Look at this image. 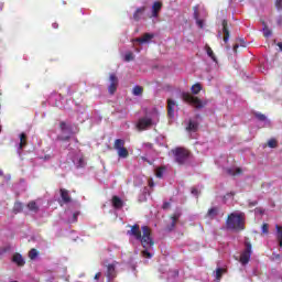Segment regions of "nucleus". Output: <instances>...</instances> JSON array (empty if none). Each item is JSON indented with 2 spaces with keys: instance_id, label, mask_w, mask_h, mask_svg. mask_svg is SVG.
Wrapping results in <instances>:
<instances>
[{
  "instance_id": "f257e3e1",
  "label": "nucleus",
  "mask_w": 282,
  "mask_h": 282,
  "mask_svg": "<svg viewBox=\"0 0 282 282\" xmlns=\"http://www.w3.org/2000/svg\"><path fill=\"white\" fill-rule=\"evenodd\" d=\"M141 230H142V236L141 238H139V241L142 248L144 249L143 251H141L142 257H144L145 259H151L153 254H151L149 250L153 249V247L155 246V240H153V236H151L152 232L149 226H142Z\"/></svg>"
},
{
  "instance_id": "2f4dec72",
  "label": "nucleus",
  "mask_w": 282,
  "mask_h": 282,
  "mask_svg": "<svg viewBox=\"0 0 282 282\" xmlns=\"http://www.w3.org/2000/svg\"><path fill=\"white\" fill-rule=\"evenodd\" d=\"M254 117H256L258 120H260V122H265V120H267L265 115H263V113H261V112H256V113H254Z\"/></svg>"
},
{
  "instance_id": "7ed1b4c3",
  "label": "nucleus",
  "mask_w": 282,
  "mask_h": 282,
  "mask_svg": "<svg viewBox=\"0 0 282 282\" xmlns=\"http://www.w3.org/2000/svg\"><path fill=\"white\" fill-rule=\"evenodd\" d=\"M176 164L180 166H184L188 162V158H191V151L185 148H175L172 150Z\"/></svg>"
},
{
  "instance_id": "cd10ccee",
  "label": "nucleus",
  "mask_w": 282,
  "mask_h": 282,
  "mask_svg": "<svg viewBox=\"0 0 282 282\" xmlns=\"http://www.w3.org/2000/svg\"><path fill=\"white\" fill-rule=\"evenodd\" d=\"M29 210L32 213H39V205H36V202L32 200L28 204Z\"/></svg>"
},
{
  "instance_id": "9d476101",
  "label": "nucleus",
  "mask_w": 282,
  "mask_h": 282,
  "mask_svg": "<svg viewBox=\"0 0 282 282\" xmlns=\"http://www.w3.org/2000/svg\"><path fill=\"white\" fill-rule=\"evenodd\" d=\"M108 282L113 281L116 276H118V273L116 272V264H108L107 265V274H106Z\"/></svg>"
},
{
  "instance_id": "f3484780",
  "label": "nucleus",
  "mask_w": 282,
  "mask_h": 282,
  "mask_svg": "<svg viewBox=\"0 0 282 282\" xmlns=\"http://www.w3.org/2000/svg\"><path fill=\"white\" fill-rule=\"evenodd\" d=\"M167 116L173 118L175 116V102L173 99H167Z\"/></svg>"
},
{
  "instance_id": "a18cd8bd",
  "label": "nucleus",
  "mask_w": 282,
  "mask_h": 282,
  "mask_svg": "<svg viewBox=\"0 0 282 282\" xmlns=\"http://www.w3.org/2000/svg\"><path fill=\"white\" fill-rule=\"evenodd\" d=\"M78 215H80L78 212L73 214V221H78Z\"/></svg>"
},
{
  "instance_id": "b1692460",
  "label": "nucleus",
  "mask_w": 282,
  "mask_h": 282,
  "mask_svg": "<svg viewBox=\"0 0 282 282\" xmlns=\"http://www.w3.org/2000/svg\"><path fill=\"white\" fill-rule=\"evenodd\" d=\"M117 153H118L119 158H123V159L129 158V150H127V148H124V147L117 150Z\"/></svg>"
},
{
  "instance_id": "72a5a7b5",
  "label": "nucleus",
  "mask_w": 282,
  "mask_h": 282,
  "mask_svg": "<svg viewBox=\"0 0 282 282\" xmlns=\"http://www.w3.org/2000/svg\"><path fill=\"white\" fill-rule=\"evenodd\" d=\"M21 210H23V204L21 203H15L14 207H13V212L14 213H21Z\"/></svg>"
},
{
  "instance_id": "864d4df0",
  "label": "nucleus",
  "mask_w": 282,
  "mask_h": 282,
  "mask_svg": "<svg viewBox=\"0 0 282 282\" xmlns=\"http://www.w3.org/2000/svg\"><path fill=\"white\" fill-rule=\"evenodd\" d=\"M257 202L250 203L249 206H257Z\"/></svg>"
},
{
  "instance_id": "dca6fc26",
  "label": "nucleus",
  "mask_w": 282,
  "mask_h": 282,
  "mask_svg": "<svg viewBox=\"0 0 282 282\" xmlns=\"http://www.w3.org/2000/svg\"><path fill=\"white\" fill-rule=\"evenodd\" d=\"M111 202H112L113 208H116L117 210H120V208H122V206H124V202H122L121 197L112 196Z\"/></svg>"
},
{
  "instance_id": "6e6d98bb",
  "label": "nucleus",
  "mask_w": 282,
  "mask_h": 282,
  "mask_svg": "<svg viewBox=\"0 0 282 282\" xmlns=\"http://www.w3.org/2000/svg\"><path fill=\"white\" fill-rule=\"evenodd\" d=\"M275 259H281V254H275Z\"/></svg>"
},
{
  "instance_id": "a211bd4d",
  "label": "nucleus",
  "mask_w": 282,
  "mask_h": 282,
  "mask_svg": "<svg viewBox=\"0 0 282 282\" xmlns=\"http://www.w3.org/2000/svg\"><path fill=\"white\" fill-rule=\"evenodd\" d=\"M181 215L180 214H173L171 216L172 223L170 226L166 227V230H169V232H171V230H173L180 219Z\"/></svg>"
},
{
  "instance_id": "473e14b6",
  "label": "nucleus",
  "mask_w": 282,
  "mask_h": 282,
  "mask_svg": "<svg viewBox=\"0 0 282 282\" xmlns=\"http://www.w3.org/2000/svg\"><path fill=\"white\" fill-rule=\"evenodd\" d=\"M268 147H270V149H276V147H279L278 142L275 141V139H270L268 141Z\"/></svg>"
},
{
  "instance_id": "c756f323",
  "label": "nucleus",
  "mask_w": 282,
  "mask_h": 282,
  "mask_svg": "<svg viewBox=\"0 0 282 282\" xmlns=\"http://www.w3.org/2000/svg\"><path fill=\"white\" fill-rule=\"evenodd\" d=\"M36 257H39V251L36 249H31L29 251V259H31L32 261H34V259H36Z\"/></svg>"
},
{
  "instance_id": "6e6552de",
  "label": "nucleus",
  "mask_w": 282,
  "mask_h": 282,
  "mask_svg": "<svg viewBox=\"0 0 282 282\" xmlns=\"http://www.w3.org/2000/svg\"><path fill=\"white\" fill-rule=\"evenodd\" d=\"M163 7L164 3H162V1H154L152 4V13L150 15V19H158V17H160V12H162Z\"/></svg>"
},
{
  "instance_id": "423d86ee",
  "label": "nucleus",
  "mask_w": 282,
  "mask_h": 282,
  "mask_svg": "<svg viewBox=\"0 0 282 282\" xmlns=\"http://www.w3.org/2000/svg\"><path fill=\"white\" fill-rule=\"evenodd\" d=\"M153 127V118L151 117H142L137 122L138 131H147V129H151Z\"/></svg>"
},
{
  "instance_id": "58836bf2",
  "label": "nucleus",
  "mask_w": 282,
  "mask_h": 282,
  "mask_svg": "<svg viewBox=\"0 0 282 282\" xmlns=\"http://www.w3.org/2000/svg\"><path fill=\"white\" fill-rule=\"evenodd\" d=\"M194 19L195 21L199 19V11L197 10V7H194Z\"/></svg>"
},
{
  "instance_id": "bb28decb",
  "label": "nucleus",
  "mask_w": 282,
  "mask_h": 282,
  "mask_svg": "<svg viewBox=\"0 0 282 282\" xmlns=\"http://www.w3.org/2000/svg\"><path fill=\"white\" fill-rule=\"evenodd\" d=\"M275 228H276V232H278L276 239L279 241L280 248H282V227L276 225Z\"/></svg>"
},
{
  "instance_id": "8fccbe9b",
  "label": "nucleus",
  "mask_w": 282,
  "mask_h": 282,
  "mask_svg": "<svg viewBox=\"0 0 282 282\" xmlns=\"http://www.w3.org/2000/svg\"><path fill=\"white\" fill-rule=\"evenodd\" d=\"M237 50H239V44L234 45V52L237 54Z\"/></svg>"
},
{
  "instance_id": "c85d7f7f",
  "label": "nucleus",
  "mask_w": 282,
  "mask_h": 282,
  "mask_svg": "<svg viewBox=\"0 0 282 282\" xmlns=\"http://www.w3.org/2000/svg\"><path fill=\"white\" fill-rule=\"evenodd\" d=\"M224 273H226V269H216V281H221V276H224Z\"/></svg>"
},
{
  "instance_id": "de8ad7c7",
  "label": "nucleus",
  "mask_w": 282,
  "mask_h": 282,
  "mask_svg": "<svg viewBox=\"0 0 282 282\" xmlns=\"http://www.w3.org/2000/svg\"><path fill=\"white\" fill-rule=\"evenodd\" d=\"M102 276V273L98 272L95 274V280L98 281Z\"/></svg>"
},
{
  "instance_id": "79ce46f5",
  "label": "nucleus",
  "mask_w": 282,
  "mask_h": 282,
  "mask_svg": "<svg viewBox=\"0 0 282 282\" xmlns=\"http://www.w3.org/2000/svg\"><path fill=\"white\" fill-rule=\"evenodd\" d=\"M72 137L66 135V137H58V140H61L62 142H69Z\"/></svg>"
},
{
  "instance_id": "09e8293b",
  "label": "nucleus",
  "mask_w": 282,
  "mask_h": 282,
  "mask_svg": "<svg viewBox=\"0 0 282 282\" xmlns=\"http://www.w3.org/2000/svg\"><path fill=\"white\" fill-rule=\"evenodd\" d=\"M149 186H150V188H153L155 186V183H153V180L149 181Z\"/></svg>"
},
{
  "instance_id": "2eb2a0df",
  "label": "nucleus",
  "mask_w": 282,
  "mask_h": 282,
  "mask_svg": "<svg viewBox=\"0 0 282 282\" xmlns=\"http://www.w3.org/2000/svg\"><path fill=\"white\" fill-rule=\"evenodd\" d=\"M144 12H147V7H140L138 8L133 13V19L135 21H140L142 17H144Z\"/></svg>"
},
{
  "instance_id": "ea45409f",
  "label": "nucleus",
  "mask_w": 282,
  "mask_h": 282,
  "mask_svg": "<svg viewBox=\"0 0 282 282\" xmlns=\"http://www.w3.org/2000/svg\"><path fill=\"white\" fill-rule=\"evenodd\" d=\"M276 10H282V0H275Z\"/></svg>"
},
{
  "instance_id": "393cba45",
  "label": "nucleus",
  "mask_w": 282,
  "mask_h": 282,
  "mask_svg": "<svg viewBox=\"0 0 282 282\" xmlns=\"http://www.w3.org/2000/svg\"><path fill=\"white\" fill-rule=\"evenodd\" d=\"M123 147H124V140L123 139L115 140L113 149H116V151H119V149H123Z\"/></svg>"
},
{
  "instance_id": "6ab92c4d",
  "label": "nucleus",
  "mask_w": 282,
  "mask_h": 282,
  "mask_svg": "<svg viewBox=\"0 0 282 282\" xmlns=\"http://www.w3.org/2000/svg\"><path fill=\"white\" fill-rule=\"evenodd\" d=\"M217 215H219V208L212 207L208 209L206 217H208V219H215V217H217Z\"/></svg>"
},
{
  "instance_id": "37998d69",
  "label": "nucleus",
  "mask_w": 282,
  "mask_h": 282,
  "mask_svg": "<svg viewBox=\"0 0 282 282\" xmlns=\"http://www.w3.org/2000/svg\"><path fill=\"white\" fill-rule=\"evenodd\" d=\"M196 24L198 25V28H200V30L204 29V20H196Z\"/></svg>"
},
{
  "instance_id": "e433bc0d",
  "label": "nucleus",
  "mask_w": 282,
  "mask_h": 282,
  "mask_svg": "<svg viewBox=\"0 0 282 282\" xmlns=\"http://www.w3.org/2000/svg\"><path fill=\"white\" fill-rule=\"evenodd\" d=\"M229 175H239L241 173V167L236 169V172H232V170H227Z\"/></svg>"
},
{
  "instance_id": "13d9d810",
  "label": "nucleus",
  "mask_w": 282,
  "mask_h": 282,
  "mask_svg": "<svg viewBox=\"0 0 282 282\" xmlns=\"http://www.w3.org/2000/svg\"><path fill=\"white\" fill-rule=\"evenodd\" d=\"M79 162H83V159H80Z\"/></svg>"
},
{
  "instance_id": "4d7b16f0",
  "label": "nucleus",
  "mask_w": 282,
  "mask_h": 282,
  "mask_svg": "<svg viewBox=\"0 0 282 282\" xmlns=\"http://www.w3.org/2000/svg\"><path fill=\"white\" fill-rule=\"evenodd\" d=\"M53 28H58V24L54 23V24H53Z\"/></svg>"
},
{
  "instance_id": "c9c22d12",
  "label": "nucleus",
  "mask_w": 282,
  "mask_h": 282,
  "mask_svg": "<svg viewBox=\"0 0 282 282\" xmlns=\"http://www.w3.org/2000/svg\"><path fill=\"white\" fill-rule=\"evenodd\" d=\"M124 61L129 63L130 61H133V53L129 52L124 55Z\"/></svg>"
},
{
  "instance_id": "7c9ffc66",
  "label": "nucleus",
  "mask_w": 282,
  "mask_h": 282,
  "mask_svg": "<svg viewBox=\"0 0 282 282\" xmlns=\"http://www.w3.org/2000/svg\"><path fill=\"white\" fill-rule=\"evenodd\" d=\"M263 36L265 39H270V36H272V31L270 29H268V25L264 24V28H263Z\"/></svg>"
},
{
  "instance_id": "aec40b11",
  "label": "nucleus",
  "mask_w": 282,
  "mask_h": 282,
  "mask_svg": "<svg viewBox=\"0 0 282 282\" xmlns=\"http://www.w3.org/2000/svg\"><path fill=\"white\" fill-rule=\"evenodd\" d=\"M28 147V134L25 132H22L20 134V149H25Z\"/></svg>"
},
{
  "instance_id": "412c9836",
  "label": "nucleus",
  "mask_w": 282,
  "mask_h": 282,
  "mask_svg": "<svg viewBox=\"0 0 282 282\" xmlns=\"http://www.w3.org/2000/svg\"><path fill=\"white\" fill-rule=\"evenodd\" d=\"M205 50H206L207 55L209 56V58H212V61H214V63H217V56H215V53L213 52V48L207 44L205 46Z\"/></svg>"
},
{
  "instance_id": "a878e982",
  "label": "nucleus",
  "mask_w": 282,
  "mask_h": 282,
  "mask_svg": "<svg viewBox=\"0 0 282 282\" xmlns=\"http://www.w3.org/2000/svg\"><path fill=\"white\" fill-rule=\"evenodd\" d=\"M192 94H194V96H197V94H199V91H202V84L197 83L194 84L191 88Z\"/></svg>"
},
{
  "instance_id": "ddd939ff",
  "label": "nucleus",
  "mask_w": 282,
  "mask_h": 282,
  "mask_svg": "<svg viewBox=\"0 0 282 282\" xmlns=\"http://www.w3.org/2000/svg\"><path fill=\"white\" fill-rule=\"evenodd\" d=\"M12 261L13 263H17L19 268H23V265H25V260L23 259V256H21V253H14L12 257Z\"/></svg>"
},
{
  "instance_id": "5701e85b",
  "label": "nucleus",
  "mask_w": 282,
  "mask_h": 282,
  "mask_svg": "<svg viewBox=\"0 0 282 282\" xmlns=\"http://www.w3.org/2000/svg\"><path fill=\"white\" fill-rule=\"evenodd\" d=\"M132 94L134 96H142L144 94V87H142V86H134L132 88Z\"/></svg>"
},
{
  "instance_id": "0eeeda50",
  "label": "nucleus",
  "mask_w": 282,
  "mask_h": 282,
  "mask_svg": "<svg viewBox=\"0 0 282 282\" xmlns=\"http://www.w3.org/2000/svg\"><path fill=\"white\" fill-rule=\"evenodd\" d=\"M130 230L127 231V235L129 237H133L137 241L142 239V228H140V225L134 224V225H129Z\"/></svg>"
},
{
  "instance_id": "20e7f679",
  "label": "nucleus",
  "mask_w": 282,
  "mask_h": 282,
  "mask_svg": "<svg viewBox=\"0 0 282 282\" xmlns=\"http://www.w3.org/2000/svg\"><path fill=\"white\" fill-rule=\"evenodd\" d=\"M182 100H184V102H187L188 105H193L195 109H204V107L208 105L207 101H202L199 97L193 96L191 95V93H182Z\"/></svg>"
},
{
  "instance_id": "a19ab883",
  "label": "nucleus",
  "mask_w": 282,
  "mask_h": 282,
  "mask_svg": "<svg viewBox=\"0 0 282 282\" xmlns=\"http://www.w3.org/2000/svg\"><path fill=\"white\" fill-rule=\"evenodd\" d=\"M59 129H61V131H65L67 129V123L65 121H62L59 123Z\"/></svg>"
},
{
  "instance_id": "9b49d317",
  "label": "nucleus",
  "mask_w": 282,
  "mask_h": 282,
  "mask_svg": "<svg viewBox=\"0 0 282 282\" xmlns=\"http://www.w3.org/2000/svg\"><path fill=\"white\" fill-rule=\"evenodd\" d=\"M152 39H155V34L153 33H144L143 36L141 37H137L134 40L135 43H141L144 44V43H150Z\"/></svg>"
},
{
  "instance_id": "c03bdc74",
  "label": "nucleus",
  "mask_w": 282,
  "mask_h": 282,
  "mask_svg": "<svg viewBox=\"0 0 282 282\" xmlns=\"http://www.w3.org/2000/svg\"><path fill=\"white\" fill-rule=\"evenodd\" d=\"M162 208H163V210H169V208H171V203H169V202L163 203Z\"/></svg>"
},
{
  "instance_id": "f8f14e48",
  "label": "nucleus",
  "mask_w": 282,
  "mask_h": 282,
  "mask_svg": "<svg viewBox=\"0 0 282 282\" xmlns=\"http://www.w3.org/2000/svg\"><path fill=\"white\" fill-rule=\"evenodd\" d=\"M59 195L62 197V202L64 204H69L72 202V196L69 195V191L66 188H61L59 189Z\"/></svg>"
},
{
  "instance_id": "f03ea898",
  "label": "nucleus",
  "mask_w": 282,
  "mask_h": 282,
  "mask_svg": "<svg viewBox=\"0 0 282 282\" xmlns=\"http://www.w3.org/2000/svg\"><path fill=\"white\" fill-rule=\"evenodd\" d=\"M226 228L227 230H235L236 232H241V230H246V214H229L226 220Z\"/></svg>"
},
{
  "instance_id": "39448f33",
  "label": "nucleus",
  "mask_w": 282,
  "mask_h": 282,
  "mask_svg": "<svg viewBox=\"0 0 282 282\" xmlns=\"http://www.w3.org/2000/svg\"><path fill=\"white\" fill-rule=\"evenodd\" d=\"M246 249L240 254V263L242 265H248L250 263V257H252V243L250 241H245Z\"/></svg>"
},
{
  "instance_id": "603ef678",
  "label": "nucleus",
  "mask_w": 282,
  "mask_h": 282,
  "mask_svg": "<svg viewBox=\"0 0 282 282\" xmlns=\"http://www.w3.org/2000/svg\"><path fill=\"white\" fill-rule=\"evenodd\" d=\"M278 47L281 50V52H282V43L280 42V43H278Z\"/></svg>"
},
{
  "instance_id": "49530a36",
  "label": "nucleus",
  "mask_w": 282,
  "mask_h": 282,
  "mask_svg": "<svg viewBox=\"0 0 282 282\" xmlns=\"http://www.w3.org/2000/svg\"><path fill=\"white\" fill-rule=\"evenodd\" d=\"M192 195H199V191H197V188H192Z\"/></svg>"
},
{
  "instance_id": "f704fd0d",
  "label": "nucleus",
  "mask_w": 282,
  "mask_h": 282,
  "mask_svg": "<svg viewBox=\"0 0 282 282\" xmlns=\"http://www.w3.org/2000/svg\"><path fill=\"white\" fill-rule=\"evenodd\" d=\"M155 176L161 180V177H164V167L156 169Z\"/></svg>"
},
{
  "instance_id": "4be33fe9",
  "label": "nucleus",
  "mask_w": 282,
  "mask_h": 282,
  "mask_svg": "<svg viewBox=\"0 0 282 282\" xmlns=\"http://www.w3.org/2000/svg\"><path fill=\"white\" fill-rule=\"evenodd\" d=\"M186 129H187V131H193L195 133V131H197V129H199V123H197L193 120H189L188 127Z\"/></svg>"
},
{
  "instance_id": "4c0bfd02",
  "label": "nucleus",
  "mask_w": 282,
  "mask_h": 282,
  "mask_svg": "<svg viewBox=\"0 0 282 282\" xmlns=\"http://www.w3.org/2000/svg\"><path fill=\"white\" fill-rule=\"evenodd\" d=\"M269 228H270V226H269L268 224L264 223V224L262 225V232H263V235H268Z\"/></svg>"
},
{
  "instance_id": "1a4fd4ad",
  "label": "nucleus",
  "mask_w": 282,
  "mask_h": 282,
  "mask_svg": "<svg viewBox=\"0 0 282 282\" xmlns=\"http://www.w3.org/2000/svg\"><path fill=\"white\" fill-rule=\"evenodd\" d=\"M109 80L110 85L108 87V91L113 96V94L118 91V76H116V74H110Z\"/></svg>"
},
{
  "instance_id": "3c124183",
  "label": "nucleus",
  "mask_w": 282,
  "mask_h": 282,
  "mask_svg": "<svg viewBox=\"0 0 282 282\" xmlns=\"http://www.w3.org/2000/svg\"><path fill=\"white\" fill-rule=\"evenodd\" d=\"M227 197H235V192H230L227 194Z\"/></svg>"
},
{
  "instance_id": "4468645a",
  "label": "nucleus",
  "mask_w": 282,
  "mask_h": 282,
  "mask_svg": "<svg viewBox=\"0 0 282 282\" xmlns=\"http://www.w3.org/2000/svg\"><path fill=\"white\" fill-rule=\"evenodd\" d=\"M223 34H224V42L228 43V39H230V30H228L227 20H223Z\"/></svg>"
},
{
  "instance_id": "5fc2aeb1",
  "label": "nucleus",
  "mask_w": 282,
  "mask_h": 282,
  "mask_svg": "<svg viewBox=\"0 0 282 282\" xmlns=\"http://www.w3.org/2000/svg\"><path fill=\"white\" fill-rule=\"evenodd\" d=\"M282 24V19L280 18L279 20H278V25H281Z\"/></svg>"
}]
</instances>
